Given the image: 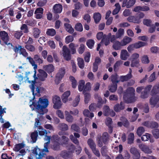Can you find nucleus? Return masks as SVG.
Segmentation results:
<instances>
[{
	"mask_svg": "<svg viewBox=\"0 0 159 159\" xmlns=\"http://www.w3.org/2000/svg\"><path fill=\"white\" fill-rule=\"evenodd\" d=\"M85 81L84 80H80L79 82V85L78 86V89L79 91H83L85 87Z\"/></svg>",
	"mask_w": 159,
	"mask_h": 159,
	"instance_id": "37",
	"label": "nucleus"
},
{
	"mask_svg": "<svg viewBox=\"0 0 159 159\" xmlns=\"http://www.w3.org/2000/svg\"><path fill=\"white\" fill-rule=\"evenodd\" d=\"M151 135L149 133H146L141 137V139L144 141H147L150 138Z\"/></svg>",
	"mask_w": 159,
	"mask_h": 159,
	"instance_id": "50",
	"label": "nucleus"
},
{
	"mask_svg": "<svg viewBox=\"0 0 159 159\" xmlns=\"http://www.w3.org/2000/svg\"><path fill=\"white\" fill-rule=\"evenodd\" d=\"M132 69L131 68H129V73L126 75L122 76L120 77V80L121 81L123 82L124 81H127L129 79H130L132 77Z\"/></svg>",
	"mask_w": 159,
	"mask_h": 159,
	"instance_id": "16",
	"label": "nucleus"
},
{
	"mask_svg": "<svg viewBox=\"0 0 159 159\" xmlns=\"http://www.w3.org/2000/svg\"><path fill=\"white\" fill-rule=\"evenodd\" d=\"M50 137L45 136L44 140L45 141H47V142L44 143V148L42 150H40L38 147H36L33 150V152L35 154L37 159H43L45 157L44 152H48V145L50 143Z\"/></svg>",
	"mask_w": 159,
	"mask_h": 159,
	"instance_id": "2",
	"label": "nucleus"
},
{
	"mask_svg": "<svg viewBox=\"0 0 159 159\" xmlns=\"http://www.w3.org/2000/svg\"><path fill=\"white\" fill-rule=\"evenodd\" d=\"M66 116V119L69 122H72L73 120V117L71 116L69 112L67 111H65Z\"/></svg>",
	"mask_w": 159,
	"mask_h": 159,
	"instance_id": "27",
	"label": "nucleus"
},
{
	"mask_svg": "<svg viewBox=\"0 0 159 159\" xmlns=\"http://www.w3.org/2000/svg\"><path fill=\"white\" fill-rule=\"evenodd\" d=\"M52 102L54 104L53 107L55 109L61 108L62 105L60 98L58 96H55L53 98Z\"/></svg>",
	"mask_w": 159,
	"mask_h": 159,
	"instance_id": "7",
	"label": "nucleus"
},
{
	"mask_svg": "<svg viewBox=\"0 0 159 159\" xmlns=\"http://www.w3.org/2000/svg\"><path fill=\"white\" fill-rule=\"evenodd\" d=\"M88 144L91 149H93L96 147V145L93 140L91 139H89L88 140Z\"/></svg>",
	"mask_w": 159,
	"mask_h": 159,
	"instance_id": "48",
	"label": "nucleus"
},
{
	"mask_svg": "<svg viewBox=\"0 0 159 159\" xmlns=\"http://www.w3.org/2000/svg\"><path fill=\"white\" fill-rule=\"evenodd\" d=\"M27 59L29 60V62L32 65L34 69V74L33 75V77L35 78V77L36 76V70L37 69V66L35 64V62L33 58L30 57H29L27 58Z\"/></svg>",
	"mask_w": 159,
	"mask_h": 159,
	"instance_id": "19",
	"label": "nucleus"
},
{
	"mask_svg": "<svg viewBox=\"0 0 159 159\" xmlns=\"http://www.w3.org/2000/svg\"><path fill=\"white\" fill-rule=\"evenodd\" d=\"M122 46H123L121 41L116 40L113 42V48L116 50L120 49Z\"/></svg>",
	"mask_w": 159,
	"mask_h": 159,
	"instance_id": "23",
	"label": "nucleus"
},
{
	"mask_svg": "<svg viewBox=\"0 0 159 159\" xmlns=\"http://www.w3.org/2000/svg\"><path fill=\"white\" fill-rule=\"evenodd\" d=\"M115 6L116 7V8L112 12L113 15H116L120 11L121 8L120 5L118 3H117L115 4Z\"/></svg>",
	"mask_w": 159,
	"mask_h": 159,
	"instance_id": "45",
	"label": "nucleus"
},
{
	"mask_svg": "<svg viewBox=\"0 0 159 159\" xmlns=\"http://www.w3.org/2000/svg\"><path fill=\"white\" fill-rule=\"evenodd\" d=\"M65 73V69L64 68H61L59 70L55 78V82L57 84H58L63 77Z\"/></svg>",
	"mask_w": 159,
	"mask_h": 159,
	"instance_id": "6",
	"label": "nucleus"
},
{
	"mask_svg": "<svg viewBox=\"0 0 159 159\" xmlns=\"http://www.w3.org/2000/svg\"><path fill=\"white\" fill-rule=\"evenodd\" d=\"M59 129L62 130H66L68 129L67 125L65 123H61L59 125Z\"/></svg>",
	"mask_w": 159,
	"mask_h": 159,
	"instance_id": "56",
	"label": "nucleus"
},
{
	"mask_svg": "<svg viewBox=\"0 0 159 159\" xmlns=\"http://www.w3.org/2000/svg\"><path fill=\"white\" fill-rule=\"evenodd\" d=\"M132 39L131 38L126 36H125L122 40H121V42L123 45V46H124L132 42Z\"/></svg>",
	"mask_w": 159,
	"mask_h": 159,
	"instance_id": "22",
	"label": "nucleus"
},
{
	"mask_svg": "<svg viewBox=\"0 0 159 159\" xmlns=\"http://www.w3.org/2000/svg\"><path fill=\"white\" fill-rule=\"evenodd\" d=\"M64 26L66 30L68 33L72 34L74 32V29L71 25L67 23H64Z\"/></svg>",
	"mask_w": 159,
	"mask_h": 159,
	"instance_id": "24",
	"label": "nucleus"
},
{
	"mask_svg": "<svg viewBox=\"0 0 159 159\" xmlns=\"http://www.w3.org/2000/svg\"><path fill=\"white\" fill-rule=\"evenodd\" d=\"M46 33L48 35L53 36L55 35L56 32L53 29H49L47 30Z\"/></svg>",
	"mask_w": 159,
	"mask_h": 159,
	"instance_id": "38",
	"label": "nucleus"
},
{
	"mask_svg": "<svg viewBox=\"0 0 159 159\" xmlns=\"http://www.w3.org/2000/svg\"><path fill=\"white\" fill-rule=\"evenodd\" d=\"M54 12L55 13H60L62 10V6L60 4H56L53 7Z\"/></svg>",
	"mask_w": 159,
	"mask_h": 159,
	"instance_id": "20",
	"label": "nucleus"
},
{
	"mask_svg": "<svg viewBox=\"0 0 159 159\" xmlns=\"http://www.w3.org/2000/svg\"><path fill=\"white\" fill-rule=\"evenodd\" d=\"M127 20L131 22L135 23H139L141 21L138 16H131L127 18Z\"/></svg>",
	"mask_w": 159,
	"mask_h": 159,
	"instance_id": "15",
	"label": "nucleus"
},
{
	"mask_svg": "<svg viewBox=\"0 0 159 159\" xmlns=\"http://www.w3.org/2000/svg\"><path fill=\"white\" fill-rule=\"evenodd\" d=\"M139 147L142 151L147 154H151L152 152V150L147 145L143 144H140Z\"/></svg>",
	"mask_w": 159,
	"mask_h": 159,
	"instance_id": "12",
	"label": "nucleus"
},
{
	"mask_svg": "<svg viewBox=\"0 0 159 159\" xmlns=\"http://www.w3.org/2000/svg\"><path fill=\"white\" fill-rule=\"evenodd\" d=\"M91 88V83L90 82L87 83L85 86L84 89L83 90V93H85V92L86 91H89L90 90Z\"/></svg>",
	"mask_w": 159,
	"mask_h": 159,
	"instance_id": "53",
	"label": "nucleus"
},
{
	"mask_svg": "<svg viewBox=\"0 0 159 159\" xmlns=\"http://www.w3.org/2000/svg\"><path fill=\"white\" fill-rule=\"evenodd\" d=\"M123 63V61L120 60L116 62L114 65V70H116Z\"/></svg>",
	"mask_w": 159,
	"mask_h": 159,
	"instance_id": "64",
	"label": "nucleus"
},
{
	"mask_svg": "<svg viewBox=\"0 0 159 159\" xmlns=\"http://www.w3.org/2000/svg\"><path fill=\"white\" fill-rule=\"evenodd\" d=\"M84 102L85 104H87L89 103L90 98L91 95L89 93H84Z\"/></svg>",
	"mask_w": 159,
	"mask_h": 159,
	"instance_id": "55",
	"label": "nucleus"
},
{
	"mask_svg": "<svg viewBox=\"0 0 159 159\" xmlns=\"http://www.w3.org/2000/svg\"><path fill=\"white\" fill-rule=\"evenodd\" d=\"M157 87L154 86L151 91L152 97L150 98L149 101L150 104L152 107L156 106L159 107V93L157 92L156 89Z\"/></svg>",
	"mask_w": 159,
	"mask_h": 159,
	"instance_id": "3",
	"label": "nucleus"
},
{
	"mask_svg": "<svg viewBox=\"0 0 159 159\" xmlns=\"http://www.w3.org/2000/svg\"><path fill=\"white\" fill-rule=\"evenodd\" d=\"M141 61L143 64H148L149 62L148 57L147 55H143L141 57Z\"/></svg>",
	"mask_w": 159,
	"mask_h": 159,
	"instance_id": "46",
	"label": "nucleus"
},
{
	"mask_svg": "<svg viewBox=\"0 0 159 159\" xmlns=\"http://www.w3.org/2000/svg\"><path fill=\"white\" fill-rule=\"evenodd\" d=\"M44 69L48 73H51L54 71V67L53 65L50 64L43 66Z\"/></svg>",
	"mask_w": 159,
	"mask_h": 159,
	"instance_id": "21",
	"label": "nucleus"
},
{
	"mask_svg": "<svg viewBox=\"0 0 159 159\" xmlns=\"http://www.w3.org/2000/svg\"><path fill=\"white\" fill-rule=\"evenodd\" d=\"M0 37L2 40H3L6 44L7 45H11L12 46V45L10 43H7V41L9 40V37L8 34L5 31H1L0 32Z\"/></svg>",
	"mask_w": 159,
	"mask_h": 159,
	"instance_id": "11",
	"label": "nucleus"
},
{
	"mask_svg": "<svg viewBox=\"0 0 159 159\" xmlns=\"http://www.w3.org/2000/svg\"><path fill=\"white\" fill-rule=\"evenodd\" d=\"M61 156L64 159H67L71 157L72 156V155L69 152H66L63 151L61 152Z\"/></svg>",
	"mask_w": 159,
	"mask_h": 159,
	"instance_id": "34",
	"label": "nucleus"
},
{
	"mask_svg": "<svg viewBox=\"0 0 159 159\" xmlns=\"http://www.w3.org/2000/svg\"><path fill=\"white\" fill-rule=\"evenodd\" d=\"M125 30L121 28L119 29L116 34L117 38L120 39L124 35Z\"/></svg>",
	"mask_w": 159,
	"mask_h": 159,
	"instance_id": "28",
	"label": "nucleus"
},
{
	"mask_svg": "<svg viewBox=\"0 0 159 159\" xmlns=\"http://www.w3.org/2000/svg\"><path fill=\"white\" fill-rule=\"evenodd\" d=\"M78 46L77 45H76L73 43H71L69 44V47L72 54H74L76 53V48Z\"/></svg>",
	"mask_w": 159,
	"mask_h": 159,
	"instance_id": "30",
	"label": "nucleus"
},
{
	"mask_svg": "<svg viewBox=\"0 0 159 159\" xmlns=\"http://www.w3.org/2000/svg\"><path fill=\"white\" fill-rule=\"evenodd\" d=\"M134 134L132 133H130L128 137V143L131 144L133 143L134 139Z\"/></svg>",
	"mask_w": 159,
	"mask_h": 159,
	"instance_id": "39",
	"label": "nucleus"
},
{
	"mask_svg": "<svg viewBox=\"0 0 159 159\" xmlns=\"http://www.w3.org/2000/svg\"><path fill=\"white\" fill-rule=\"evenodd\" d=\"M30 101V103L31 102ZM49 102L48 99L44 97L39 98L38 101H34L32 102V104H30V106L32 110H34L38 113V118L35 119L34 126L35 127H39L40 123L39 120H42L43 119V115L48 111V109L46 108L48 106Z\"/></svg>",
	"mask_w": 159,
	"mask_h": 159,
	"instance_id": "1",
	"label": "nucleus"
},
{
	"mask_svg": "<svg viewBox=\"0 0 159 159\" xmlns=\"http://www.w3.org/2000/svg\"><path fill=\"white\" fill-rule=\"evenodd\" d=\"M117 88V84H113L109 87V89L111 92L113 93L116 91Z\"/></svg>",
	"mask_w": 159,
	"mask_h": 159,
	"instance_id": "59",
	"label": "nucleus"
},
{
	"mask_svg": "<svg viewBox=\"0 0 159 159\" xmlns=\"http://www.w3.org/2000/svg\"><path fill=\"white\" fill-rule=\"evenodd\" d=\"M152 133L154 137L156 139L159 138V129H154L152 130Z\"/></svg>",
	"mask_w": 159,
	"mask_h": 159,
	"instance_id": "57",
	"label": "nucleus"
},
{
	"mask_svg": "<svg viewBox=\"0 0 159 159\" xmlns=\"http://www.w3.org/2000/svg\"><path fill=\"white\" fill-rule=\"evenodd\" d=\"M108 135L107 133H104L102 136L103 142L104 144L107 143L109 140Z\"/></svg>",
	"mask_w": 159,
	"mask_h": 159,
	"instance_id": "41",
	"label": "nucleus"
},
{
	"mask_svg": "<svg viewBox=\"0 0 159 159\" xmlns=\"http://www.w3.org/2000/svg\"><path fill=\"white\" fill-rule=\"evenodd\" d=\"M75 29L78 31L81 32L83 31V28L82 24L80 23H78L75 25Z\"/></svg>",
	"mask_w": 159,
	"mask_h": 159,
	"instance_id": "60",
	"label": "nucleus"
},
{
	"mask_svg": "<svg viewBox=\"0 0 159 159\" xmlns=\"http://www.w3.org/2000/svg\"><path fill=\"white\" fill-rule=\"evenodd\" d=\"M134 44L135 49H138L146 46L147 43L146 42L139 41L134 43Z\"/></svg>",
	"mask_w": 159,
	"mask_h": 159,
	"instance_id": "25",
	"label": "nucleus"
},
{
	"mask_svg": "<svg viewBox=\"0 0 159 159\" xmlns=\"http://www.w3.org/2000/svg\"><path fill=\"white\" fill-rule=\"evenodd\" d=\"M80 100V95H78L75 98L72 103V105L74 107L77 106L79 103Z\"/></svg>",
	"mask_w": 159,
	"mask_h": 159,
	"instance_id": "40",
	"label": "nucleus"
},
{
	"mask_svg": "<svg viewBox=\"0 0 159 159\" xmlns=\"http://www.w3.org/2000/svg\"><path fill=\"white\" fill-rule=\"evenodd\" d=\"M129 54L127 50L122 49L120 52V58L122 60L125 61L129 57Z\"/></svg>",
	"mask_w": 159,
	"mask_h": 159,
	"instance_id": "14",
	"label": "nucleus"
},
{
	"mask_svg": "<svg viewBox=\"0 0 159 159\" xmlns=\"http://www.w3.org/2000/svg\"><path fill=\"white\" fill-rule=\"evenodd\" d=\"M25 147V144L23 143H19L15 145L13 150L16 152H18Z\"/></svg>",
	"mask_w": 159,
	"mask_h": 159,
	"instance_id": "26",
	"label": "nucleus"
},
{
	"mask_svg": "<svg viewBox=\"0 0 159 159\" xmlns=\"http://www.w3.org/2000/svg\"><path fill=\"white\" fill-rule=\"evenodd\" d=\"M135 89L133 87H129L126 90V93L124 95L123 98L128 103H131L135 100L134 96Z\"/></svg>",
	"mask_w": 159,
	"mask_h": 159,
	"instance_id": "4",
	"label": "nucleus"
},
{
	"mask_svg": "<svg viewBox=\"0 0 159 159\" xmlns=\"http://www.w3.org/2000/svg\"><path fill=\"white\" fill-rule=\"evenodd\" d=\"M156 79V73L154 72L148 78V82H151L155 80Z\"/></svg>",
	"mask_w": 159,
	"mask_h": 159,
	"instance_id": "52",
	"label": "nucleus"
},
{
	"mask_svg": "<svg viewBox=\"0 0 159 159\" xmlns=\"http://www.w3.org/2000/svg\"><path fill=\"white\" fill-rule=\"evenodd\" d=\"M39 135L41 136H43L45 134H47V132L46 130L43 129L42 127L41 126H39V127L38 129Z\"/></svg>",
	"mask_w": 159,
	"mask_h": 159,
	"instance_id": "36",
	"label": "nucleus"
},
{
	"mask_svg": "<svg viewBox=\"0 0 159 159\" xmlns=\"http://www.w3.org/2000/svg\"><path fill=\"white\" fill-rule=\"evenodd\" d=\"M43 9L41 7L36 9L34 12V14L35 15L36 18L37 19H39L42 18V15L43 13Z\"/></svg>",
	"mask_w": 159,
	"mask_h": 159,
	"instance_id": "17",
	"label": "nucleus"
},
{
	"mask_svg": "<svg viewBox=\"0 0 159 159\" xmlns=\"http://www.w3.org/2000/svg\"><path fill=\"white\" fill-rule=\"evenodd\" d=\"M38 136V133L37 131L31 133L30 134V137L33 143H35Z\"/></svg>",
	"mask_w": 159,
	"mask_h": 159,
	"instance_id": "33",
	"label": "nucleus"
},
{
	"mask_svg": "<svg viewBox=\"0 0 159 159\" xmlns=\"http://www.w3.org/2000/svg\"><path fill=\"white\" fill-rule=\"evenodd\" d=\"M40 30L37 28H35L33 30V34L35 38H38L40 33Z\"/></svg>",
	"mask_w": 159,
	"mask_h": 159,
	"instance_id": "42",
	"label": "nucleus"
},
{
	"mask_svg": "<svg viewBox=\"0 0 159 159\" xmlns=\"http://www.w3.org/2000/svg\"><path fill=\"white\" fill-rule=\"evenodd\" d=\"M20 30L22 32H23L25 33H27L28 32V30L27 25L25 24H23L20 27Z\"/></svg>",
	"mask_w": 159,
	"mask_h": 159,
	"instance_id": "62",
	"label": "nucleus"
},
{
	"mask_svg": "<svg viewBox=\"0 0 159 159\" xmlns=\"http://www.w3.org/2000/svg\"><path fill=\"white\" fill-rule=\"evenodd\" d=\"M39 73L38 75V78L36 76L34 78V80L36 79H38L39 80L41 81H44L48 76L47 74L44 70H39Z\"/></svg>",
	"mask_w": 159,
	"mask_h": 159,
	"instance_id": "9",
	"label": "nucleus"
},
{
	"mask_svg": "<svg viewBox=\"0 0 159 159\" xmlns=\"http://www.w3.org/2000/svg\"><path fill=\"white\" fill-rule=\"evenodd\" d=\"M94 43V41L92 39H89L87 40L86 42V44L88 47L90 48L91 49L93 47Z\"/></svg>",
	"mask_w": 159,
	"mask_h": 159,
	"instance_id": "54",
	"label": "nucleus"
},
{
	"mask_svg": "<svg viewBox=\"0 0 159 159\" xmlns=\"http://www.w3.org/2000/svg\"><path fill=\"white\" fill-rule=\"evenodd\" d=\"M70 81L71 82L72 87L73 88H75L77 85V81L76 80L75 78L72 76L70 77Z\"/></svg>",
	"mask_w": 159,
	"mask_h": 159,
	"instance_id": "49",
	"label": "nucleus"
},
{
	"mask_svg": "<svg viewBox=\"0 0 159 159\" xmlns=\"http://www.w3.org/2000/svg\"><path fill=\"white\" fill-rule=\"evenodd\" d=\"M125 108V105L123 103L121 102L120 104L115 105L114 107V110L116 112H119Z\"/></svg>",
	"mask_w": 159,
	"mask_h": 159,
	"instance_id": "18",
	"label": "nucleus"
},
{
	"mask_svg": "<svg viewBox=\"0 0 159 159\" xmlns=\"http://www.w3.org/2000/svg\"><path fill=\"white\" fill-rule=\"evenodd\" d=\"M101 16L100 14L98 12L95 13L93 15V18L96 23H98L101 20Z\"/></svg>",
	"mask_w": 159,
	"mask_h": 159,
	"instance_id": "35",
	"label": "nucleus"
},
{
	"mask_svg": "<svg viewBox=\"0 0 159 159\" xmlns=\"http://www.w3.org/2000/svg\"><path fill=\"white\" fill-rule=\"evenodd\" d=\"M121 120L123 121V123H122L121 122H119L118 123V125L119 126H121L122 124L125 127H127L128 126L129 122L127 119L124 117H121Z\"/></svg>",
	"mask_w": 159,
	"mask_h": 159,
	"instance_id": "29",
	"label": "nucleus"
},
{
	"mask_svg": "<svg viewBox=\"0 0 159 159\" xmlns=\"http://www.w3.org/2000/svg\"><path fill=\"white\" fill-rule=\"evenodd\" d=\"M62 51L63 55L64 58L67 61L70 60L71 59V55L69 49L66 46H64L62 48Z\"/></svg>",
	"mask_w": 159,
	"mask_h": 159,
	"instance_id": "10",
	"label": "nucleus"
},
{
	"mask_svg": "<svg viewBox=\"0 0 159 159\" xmlns=\"http://www.w3.org/2000/svg\"><path fill=\"white\" fill-rule=\"evenodd\" d=\"M70 138L72 141L77 145H79V142L77 138L75 137L73 135H71L70 136Z\"/></svg>",
	"mask_w": 159,
	"mask_h": 159,
	"instance_id": "61",
	"label": "nucleus"
},
{
	"mask_svg": "<svg viewBox=\"0 0 159 159\" xmlns=\"http://www.w3.org/2000/svg\"><path fill=\"white\" fill-rule=\"evenodd\" d=\"M139 54L136 52L132 54L131 56L130 60L131 61L130 66L131 67H138L139 63Z\"/></svg>",
	"mask_w": 159,
	"mask_h": 159,
	"instance_id": "5",
	"label": "nucleus"
},
{
	"mask_svg": "<svg viewBox=\"0 0 159 159\" xmlns=\"http://www.w3.org/2000/svg\"><path fill=\"white\" fill-rule=\"evenodd\" d=\"M110 111L109 107L108 106H105L103 107V114L105 116L109 115V112Z\"/></svg>",
	"mask_w": 159,
	"mask_h": 159,
	"instance_id": "51",
	"label": "nucleus"
},
{
	"mask_svg": "<svg viewBox=\"0 0 159 159\" xmlns=\"http://www.w3.org/2000/svg\"><path fill=\"white\" fill-rule=\"evenodd\" d=\"M145 131L144 128L142 127H139L137 130V134L139 137L141 136Z\"/></svg>",
	"mask_w": 159,
	"mask_h": 159,
	"instance_id": "47",
	"label": "nucleus"
},
{
	"mask_svg": "<svg viewBox=\"0 0 159 159\" xmlns=\"http://www.w3.org/2000/svg\"><path fill=\"white\" fill-rule=\"evenodd\" d=\"M74 40V37L73 36L69 35L66 36L65 38V42L66 44L72 42Z\"/></svg>",
	"mask_w": 159,
	"mask_h": 159,
	"instance_id": "58",
	"label": "nucleus"
},
{
	"mask_svg": "<svg viewBox=\"0 0 159 159\" xmlns=\"http://www.w3.org/2000/svg\"><path fill=\"white\" fill-rule=\"evenodd\" d=\"M111 79L113 84H117V83L120 81L119 79L118 75L116 74L111 75Z\"/></svg>",
	"mask_w": 159,
	"mask_h": 159,
	"instance_id": "32",
	"label": "nucleus"
},
{
	"mask_svg": "<svg viewBox=\"0 0 159 159\" xmlns=\"http://www.w3.org/2000/svg\"><path fill=\"white\" fill-rule=\"evenodd\" d=\"M14 51L16 53H19L20 55H22L25 57L28 56V54L25 49L22 48L21 46L15 47L14 48Z\"/></svg>",
	"mask_w": 159,
	"mask_h": 159,
	"instance_id": "8",
	"label": "nucleus"
},
{
	"mask_svg": "<svg viewBox=\"0 0 159 159\" xmlns=\"http://www.w3.org/2000/svg\"><path fill=\"white\" fill-rule=\"evenodd\" d=\"M70 94V92L69 91H66L61 96V99L63 102L65 103L68 101H70L72 100V98H68V97Z\"/></svg>",
	"mask_w": 159,
	"mask_h": 159,
	"instance_id": "13",
	"label": "nucleus"
},
{
	"mask_svg": "<svg viewBox=\"0 0 159 159\" xmlns=\"http://www.w3.org/2000/svg\"><path fill=\"white\" fill-rule=\"evenodd\" d=\"M102 42L104 43L106 46L108 45L110 43L109 37L106 35H104L103 38L102 39Z\"/></svg>",
	"mask_w": 159,
	"mask_h": 159,
	"instance_id": "44",
	"label": "nucleus"
},
{
	"mask_svg": "<svg viewBox=\"0 0 159 159\" xmlns=\"http://www.w3.org/2000/svg\"><path fill=\"white\" fill-rule=\"evenodd\" d=\"M83 114L84 116L92 118L94 117V114L90 112L88 110L85 109L83 111Z\"/></svg>",
	"mask_w": 159,
	"mask_h": 159,
	"instance_id": "31",
	"label": "nucleus"
},
{
	"mask_svg": "<svg viewBox=\"0 0 159 159\" xmlns=\"http://www.w3.org/2000/svg\"><path fill=\"white\" fill-rule=\"evenodd\" d=\"M152 23V21L150 19H144L143 20V24L148 26H150Z\"/></svg>",
	"mask_w": 159,
	"mask_h": 159,
	"instance_id": "63",
	"label": "nucleus"
},
{
	"mask_svg": "<svg viewBox=\"0 0 159 159\" xmlns=\"http://www.w3.org/2000/svg\"><path fill=\"white\" fill-rule=\"evenodd\" d=\"M77 61L79 67L81 69H83L84 65L83 59L81 58H79L77 59Z\"/></svg>",
	"mask_w": 159,
	"mask_h": 159,
	"instance_id": "43",
	"label": "nucleus"
}]
</instances>
